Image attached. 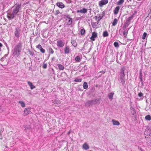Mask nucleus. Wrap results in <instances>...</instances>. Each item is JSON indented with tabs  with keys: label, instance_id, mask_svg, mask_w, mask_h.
Returning <instances> with one entry per match:
<instances>
[{
	"label": "nucleus",
	"instance_id": "nucleus-9",
	"mask_svg": "<svg viewBox=\"0 0 151 151\" xmlns=\"http://www.w3.org/2000/svg\"><path fill=\"white\" fill-rule=\"evenodd\" d=\"M36 47L37 48L39 49L42 53H44L45 52V50L42 48L41 45L40 44L37 45Z\"/></svg>",
	"mask_w": 151,
	"mask_h": 151
},
{
	"label": "nucleus",
	"instance_id": "nucleus-35",
	"mask_svg": "<svg viewBox=\"0 0 151 151\" xmlns=\"http://www.w3.org/2000/svg\"><path fill=\"white\" fill-rule=\"evenodd\" d=\"M103 36L104 37H107L108 36V34L107 31H105L103 33Z\"/></svg>",
	"mask_w": 151,
	"mask_h": 151
},
{
	"label": "nucleus",
	"instance_id": "nucleus-32",
	"mask_svg": "<svg viewBox=\"0 0 151 151\" xmlns=\"http://www.w3.org/2000/svg\"><path fill=\"white\" fill-rule=\"evenodd\" d=\"M124 1V0H119L117 3V5H119L122 4Z\"/></svg>",
	"mask_w": 151,
	"mask_h": 151
},
{
	"label": "nucleus",
	"instance_id": "nucleus-52",
	"mask_svg": "<svg viewBox=\"0 0 151 151\" xmlns=\"http://www.w3.org/2000/svg\"><path fill=\"white\" fill-rule=\"evenodd\" d=\"M97 34L95 32V38L97 37Z\"/></svg>",
	"mask_w": 151,
	"mask_h": 151
},
{
	"label": "nucleus",
	"instance_id": "nucleus-14",
	"mask_svg": "<svg viewBox=\"0 0 151 151\" xmlns=\"http://www.w3.org/2000/svg\"><path fill=\"white\" fill-rule=\"evenodd\" d=\"M120 9V7L119 6H116L114 10V15H116L118 13L119 10Z\"/></svg>",
	"mask_w": 151,
	"mask_h": 151
},
{
	"label": "nucleus",
	"instance_id": "nucleus-18",
	"mask_svg": "<svg viewBox=\"0 0 151 151\" xmlns=\"http://www.w3.org/2000/svg\"><path fill=\"white\" fill-rule=\"evenodd\" d=\"M113 124L114 125H119L120 124L119 122L115 120L114 119L112 120Z\"/></svg>",
	"mask_w": 151,
	"mask_h": 151
},
{
	"label": "nucleus",
	"instance_id": "nucleus-36",
	"mask_svg": "<svg viewBox=\"0 0 151 151\" xmlns=\"http://www.w3.org/2000/svg\"><path fill=\"white\" fill-rule=\"evenodd\" d=\"M90 39L92 41L94 40V32L92 33V35L90 37Z\"/></svg>",
	"mask_w": 151,
	"mask_h": 151
},
{
	"label": "nucleus",
	"instance_id": "nucleus-56",
	"mask_svg": "<svg viewBox=\"0 0 151 151\" xmlns=\"http://www.w3.org/2000/svg\"><path fill=\"white\" fill-rule=\"evenodd\" d=\"M70 133V132H68V134H69Z\"/></svg>",
	"mask_w": 151,
	"mask_h": 151
},
{
	"label": "nucleus",
	"instance_id": "nucleus-2",
	"mask_svg": "<svg viewBox=\"0 0 151 151\" xmlns=\"http://www.w3.org/2000/svg\"><path fill=\"white\" fill-rule=\"evenodd\" d=\"M21 4H16L15 6V8L13 10V13L14 14H17L21 9Z\"/></svg>",
	"mask_w": 151,
	"mask_h": 151
},
{
	"label": "nucleus",
	"instance_id": "nucleus-55",
	"mask_svg": "<svg viewBox=\"0 0 151 151\" xmlns=\"http://www.w3.org/2000/svg\"><path fill=\"white\" fill-rule=\"evenodd\" d=\"M98 86H98V85H96V87H98Z\"/></svg>",
	"mask_w": 151,
	"mask_h": 151
},
{
	"label": "nucleus",
	"instance_id": "nucleus-40",
	"mask_svg": "<svg viewBox=\"0 0 151 151\" xmlns=\"http://www.w3.org/2000/svg\"><path fill=\"white\" fill-rule=\"evenodd\" d=\"M75 60L77 62H79L81 58L79 56H77L75 58Z\"/></svg>",
	"mask_w": 151,
	"mask_h": 151
},
{
	"label": "nucleus",
	"instance_id": "nucleus-44",
	"mask_svg": "<svg viewBox=\"0 0 151 151\" xmlns=\"http://www.w3.org/2000/svg\"><path fill=\"white\" fill-rule=\"evenodd\" d=\"M128 33V32L127 30L124 31L123 32V35L125 36L126 35H127Z\"/></svg>",
	"mask_w": 151,
	"mask_h": 151
},
{
	"label": "nucleus",
	"instance_id": "nucleus-7",
	"mask_svg": "<svg viewBox=\"0 0 151 151\" xmlns=\"http://www.w3.org/2000/svg\"><path fill=\"white\" fill-rule=\"evenodd\" d=\"M31 112L30 108H25L24 111V116H26L29 114Z\"/></svg>",
	"mask_w": 151,
	"mask_h": 151
},
{
	"label": "nucleus",
	"instance_id": "nucleus-8",
	"mask_svg": "<svg viewBox=\"0 0 151 151\" xmlns=\"http://www.w3.org/2000/svg\"><path fill=\"white\" fill-rule=\"evenodd\" d=\"M145 136H150L151 135V130L150 129H146L145 132Z\"/></svg>",
	"mask_w": 151,
	"mask_h": 151
},
{
	"label": "nucleus",
	"instance_id": "nucleus-3",
	"mask_svg": "<svg viewBox=\"0 0 151 151\" xmlns=\"http://www.w3.org/2000/svg\"><path fill=\"white\" fill-rule=\"evenodd\" d=\"M64 44V42L61 40H59L57 41V46L58 47H63Z\"/></svg>",
	"mask_w": 151,
	"mask_h": 151
},
{
	"label": "nucleus",
	"instance_id": "nucleus-31",
	"mask_svg": "<svg viewBox=\"0 0 151 151\" xmlns=\"http://www.w3.org/2000/svg\"><path fill=\"white\" fill-rule=\"evenodd\" d=\"M145 119L146 120L150 121L151 119V116L150 115H147L145 116Z\"/></svg>",
	"mask_w": 151,
	"mask_h": 151
},
{
	"label": "nucleus",
	"instance_id": "nucleus-39",
	"mask_svg": "<svg viewBox=\"0 0 151 151\" xmlns=\"http://www.w3.org/2000/svg\"><path fill=\"white\" fill-rule=\"evenodd\" d=\"M19 103L21 104V106H22V107H25V104L24 103L23 101H19Z\"/></svg>",
	"mask_w": 151,
	"mask_h": 151
},
{
	"label": "nucleus",
	"instance_id": "nucleus-34",
	"mask_svg": "<svg viewBox=\"0 0 151 151\" xmlns=\"http://www.w3.org/2000/svg\"><path fill=\"white\" fill-rule=\"evenodd\" d=\"M82 79L81 78H76L74 80V81L75 82H81L82 81Z\"/></svg>",
	"mask_w": 151,
	"mask_h": 151
},
{
	"label": "nucleus",
	"instance_id": "nucleus-19",
	"mask_svg": "<svg viewBox=\"0 0 151 151\" xmlns=\"http://www.w3.org/2000/svg\"><path fill=\"white\" fill-rule=\"evenodd\" d=\"M130 22H129L127 19L124 23V26L123 27V28L124 27L125 28L126 27H127L128 25L129 24Z\"/></svg>",
	"mask_w": 151,
	"mask_h": 151
},
{
	"label": "nucleus",
	"instance_id": "nucleus-29",
	"mask_svg": "<svg viewBox=\"0 0 151 151\" xmlns=\"http://www.w3.org/2000/svg\"><path fill=\"white\" fill-rule=\"evenodd\" d=\"M118 20L116 19H115L112 23V25L113 26H115L117 23Z\"/></svg>",
	"mask_w": 151,
	"mask_h": 151
},
{
	"label": "nucleus",
	"instance_id": "nucleus-54",
	"mask_svg": "<svg viewBox=\"0 0 151 151\" xmlns=\"http://www.w3.org/2000/svg\"><path fill=\"white\" fill-rule=\"evenodd\" d=\"M2 44L1 43H0V47H2Z\"/></svg>",
	"mask_w": 151,
	"mask_h": 151
},
{
	"label": "nucleus",
	"instance_id": "nucleus-50",
	"mask_svg": "<svg viewBox=\"0 0 151 151\" xmlns=\"http://www.w3.org/2000/svg\"><path fill=\"white\" fill-rule=\"evenodd\" d=\"M92 103H93V100L89 101L88 102V104H91Z\"/></svg>",
	"mask_w": 151,
	"mask_h": 151
},
{
	"label": "nucleus",
	"instance_id": "nucleus-38",
	"mask_svg": "<svg viewBox=\"0 0 151 151\" xmlns=\"http://www.w3.org/2000/svg\"><path fill=\"white\" fill-rule=\"evenodd\" d=\"M142 74L141 71H140L139 75V78L140 79V81H142Z\"/></svg>",
	"mask_w": 151,
	"mask_h": 151
},
{
	"label": "nucleus",
	"instance_id": "nucleus-23",
	"mask_svg": "<svg viewBox=\"0 0 151 151\" xmlns=\"http://www.w3.org/2000/svg\"><path fill=\"white\" fill-rule=\"evenodd\" d=\"M114 95V93L113 92H111L108 94V97L110 99H112Z\"/></svg>",
	"mask_w": 151,
	"mask_h": 151
},
{
	"label": "nucleus",
	"instance_id": "nucleus-20",
	"mask_svg": "<svg viewBox=\"0 0 151 151\" xmlns=\"http://www.w3.org/2000/svg\"><path fill=\"white\" fill-rule=\"evenodd\" d=\"M52 103L57 104H59L61 103V101L59 100H55L54 101H52Z\"/></svg>",
	"mask_w": 151,
	"mask_h": 151
},
{
	"label": "nucleus",
	"instance_id": "nucleus-45",
	"mask_svg": "<svg viewBox=\"0 0 151 151\" xmlns=\"http://www.w3.org/2000/svg\"><path fill=\"white\" fill-rule=\"evenodd\" d=\"M143 95V94L141 92L139 93L138 96L139 97H141Z\"/></svg>",
	"mask_w": 151,
	"mask_h": 151
},
{
	"label": "nucleus",
	"instance_id": "nucleus-22",
	"mask_svg": "<svg viewBox=\"0 0 151 151\" xmlns=\"http://www.w3.org/2000/svg\"><path fill=\"white\" fill-rule=\"evenodd\" d=\"M66 20H68L67 24L68 25H70L71 24L72 22V18L70 17L68 18V19Z\"/></svg>",
	"mask_w": 151,
	"mask_h": 151
},
{
	"label": "nucleus",
	"instance_id": "nucleus-25",
	"mask_svg": "<svg viewBox=\"0 0 151 151\" xmlns=\"http://www.w3.org/2000/svg\"><path fill=\"white\" fill-rule=\"evenodd\" d=\"M130 109L131 111V112L132 114L133 115H134V114L136 113L135 111L134 108L132 106H131L130 108Z\"/></svg>",
	"mask_w": 151,
	"mask_h": 151
},
{
	"label": "nucleus",
	"instance_id": "nucleus-41",
	"mask_svg": "<svg viewBox=\"0 0 151 151\" xmlns=\"http://www.w3.org/2000/svg\"><path fill=\"white\" fill-rule=\"evenodd\" d=\"M147 35V34L146 32H144L142 35V39L143 40H144Z\"/></svg>",
	"mask_w": 151,
	"mask_h": 151
},
{
	"label": "nucleus",
	"instance_id": "nucleus-30",
	"mask_svg": "<svg viewBox=\"0 0 151 151\" xmlns=\"http://www.w3.org/2000/svg\"><path fill=\"white\" fill-rule=\"evenodd\" d=\"M83 88L84 89H86L88 87L87 83L86 82H84L83 84Z\"/></svg>",
	"mask_w": 151,
	"mask_h": 151
},
{
	"label": "nucleus",
	"instance_id": "nucleus-17",
	"mask_svg": "<svg viewBox=\"0 0 151 151\" xmlns=\"http://www.w3.org/2000/svg\"><path fill=\"white\" fill-rule=\"evenodd\" d=\"M27 83L29 86L30 87L31 89H33L35 88V86L33 85L32 82L29 81H28Z\"/></svg>",
	"mask_w": 151,
	"mask_h": 151
},
{
	"label": "nucleus",
	"instance_id": "nucleus-24",
	"mask_svg": "<svg viewBox=\"0 0 151 151\" xmlns=\"http://www.w3.org/2000/svg\"><path fill=\"white\" fill-rule=\"evenodd\" d=\"M105 73V71H104L99 72L97 74L98 75H99V76H98L96 75V77L99 78V77H101L102 74H103L104 73Z\"/></svg>",
	"mask_w": 151,
	"mask_h": 151
},
{
	"label": "nucleus",
	"instance_id": "nucleus-47",
	"mask_svg": "<svg viewBox=\"0 0 151 151\" xmlns=\"http://www.w3.org/2000/svg\"><path fill=\"white\" fill-rule=\"evenodd\" d=\"M43 68L44 69H45L47 68V65L46 64H43L42 66Z\"/></svg>",
	"mask_w": 151,
	"mask_h": 151
},
{
	"label": "nucleus",
	"instance_id": "nucleus-6",
	"mask_svg": "<svg viewBox=\"0 0 151 151\" xmlns=\"http://www.w3.org/2000/svg\"><path fill=\"white\" fill-rule=\"evenodd\" d=\"M119 79L122 84V85L124 84L126 80L125 76H120Z\"/></svg>",
	"mask_w": 151,
	"mask_h": 151
},
{
	"label": "nucleus",
	"instance_id": "nucleus-37",
	"mask_svg": "<svg viewBox=\"0 0 151 151\" xmlns=\"http://www.w3.org/2000/svg\"><path fill=\"white\" fill-rule=\"evenodd\" d=\"M114 47H118L119 46L118 43L116 42H114Z\"/></svg>",
	"mask_w": 151,
	"mask_h": 151
},
{
	"label": "nucleus",
	"instance_id": "nucleus-28",
	"mask_svg": "<svg viewBox=\"0 0 151 151\" xmlns=\"http://www.w3.org/2000/svg\"><path fill=\"white\" fill-rule=\"evenodd\" d=\"M101 19V17L100 16H99V17H98L97 16H95V20H96V21H97V24H98V22L100 21Z\"/></svg>",
	"mask_w": 151,
	"mask_h": 151
},
{
	"label": "nucleus",
	"instance_id": "nucleus-33",
	"mask_svg": "<svg viewBox=\"0 0 151 151\" xmlns=\"http://www.w3.org/2000/svg\"><path fill=\"white\" fill-rule=\"evenodd\" d=\"M101 99L99 98L96 99H95V104H99L100 103Z\"/></svg>",
	"mask_w": 151,
	"mask_h": 151
},
{
	"label": "nucleus",
	"instance_id": "nucleus-51",
	"mask_svg": "<svg viewBox=\"0 0 151 151\" xmlns=\"http://www.w3.org/2000/svg\"><path fill=\"white\" fill-rule=\"evenodd\" d=\"M59 13H60V12L58 10L56 11V13L57 14H59Z\"/></svg>",
	"mask_w": 151,
	"mask_h": 151
},
{
	"label": "nucleus",
	"instance_id": "nucleus-53",
	"mask_svg": "<svg viewBox=\"0 0 151 151\" xmlns=\"http://www.w3.org/2000/svg\"><path fill=\"white\" fill-rule=\"evenodd\" d=\"M140 81L141 82V83H142V85H144V83L143 82V81H142H142Z\"/></svg>",
	"mask_w": 151,
	"mask_h": 151
},
{
	"label": "nucleus",
	"instance_id": "nucleus-26",
	"mask_svg": "<svg viewBox=\"0 0 151 151\" xmlns=\"http://www.w3.org/2000/svg\"><path fill=\"white\" fill-rule=\"evenodd\" d=\"M57 65L59 68L60 70H63L64 69V66L60 64H57Z\"/></svg>",
	"mask_w": 151,
	"mask_h": 151
},
{
	"label": "nucleus",
	"instance_id": "nucleus-12",
	"mask_svg": "<svg viewBox=\"0 0 151 151\" xmlns=\"http://www.w3.org/2000/svg\"><path fill=\"white\" fill-rule=\"evenodd\" d=\"M65 53V54H68L70 51V47L69 46H66L64 49Z\"/></svg>",
	"mask_w": 151,
	"mask_h": 151
},
{
	"label": "nucleus",
	"instance_id": "nucleus-15",
	"mask_svg": "<svg viewBox=\"0 0 151 151\" xmlns=\"http://www.w3.org/2000/svg\"><path fill=\"white\" fill-rule=\"evenodd\" d=\"M82 148L85 150H87L89 149V147L88 144L86 143H85L83 145Z\"/></svg>",
	"mask_w": 151,
	"mask_h": 151
},
{
	"label": "nucleus",
	"instance_id": "nucleus-46",
	"mask_svg": "<svg viewBox=\"0 0 151 151\" xmlns=\"http://www.w3.org/2000/svg\"><path fill=\"white\" fill-rule=\"evenodd\" d=\"M29 54L31 55H32V56H33L34 55V53L33 52H32V51H31L30 50H29Z\"/></svg>",
	"mask_w": 151,
	"mask_h": 151
},
{
	"label": "nucleus",
	"instance_id": "nucleus-42",
	"mask_svg": "<svg viewBox=\"0 0 151 151\" xmlns=\"http://www.w3.org/2000/svg\"><path fill=\"white\" fill-rule=\"evenodd\" d=\"M85 30L84 29H82L81 30V35H83L85 34Z\"/></svg>",
	"mask_w": 151,
	"mask_h": 151
},
{
	"label": "nucleus",
	"instance_id": "nucleus-16",
	"mask_svg": "<svg viewBox=\"0 0 151 151\" xmlns=\"http://www.w3.org/2000/svg\"><path fill=\"white\" fill-rule=\"evenodd\" d=\"M87 12V10L85 8H83V9L80 10H78L77 11V12H81L82 13H85Z\"/></svg>",
	"mask_w": 151,
	"mask_h": 151
},
{
	"label": "nucleus",
	"instance_id": "nucleus-21",
	"mask_svg": "<svg viewBox=\"0 0 151 151\" xmlns=\"http://www.w3.org/2000/svg\"><path fill=\"white\" fill-rule=\"evenodd\" d=\"M15 14L13 13H9L8 14V18L13 19L14 17V15Z\"/></svg>",
	"mask_w": 151,
	"mask_h": 151
},
{
	"label": "nucleus",
	"instance_id": "nucleus-11",
	"mask_svg": "<svg viewBox=\"0 0 151 151\" xmlns=\"http://www.w3.org/2000/svg\"><path fill=\"white\" fill-rule=\"evenodd\" d=\"M145 137L146 138L147 143L149 144H151V135L150 136H145Z\"/></svg>",
	"mask_w": 151,
	"mask_h": 151
},
{
	"label": "nucleus",
	"instance_id": "nucleus-13",
	"mask_svg": "<svg viewBox=\"0 0 151 151\" xmlns=\"http://www.w3.org/2000/svg\"><path fill=\"white\" fill-rule=\"evenodd\" d=\"M19 29L16 28L14 32L15 36L17 37H19Z\"/></svg>",
	"mask_w": 151,
	"mask_h": 151
},
{
	"label": "nucleus",
	"instance_id": "nucleus-43",
	"mask_svg": "<svg viewBox=\"0 0 151 151\" xmlns=\"http://www.w3.org/2000/svg\"><path fill=\"white\" fill-rule=\"evenodd\" d=\"M133 15H132L130 17H129L127 19V20L129 21V22H130L131 20L133 18Z\"/></svg>",
	"mask_w": 151,
	"mask_h": 151
},
{
	"label": "nucleus",
	"instance_id": "nucleus-27",
	"mask_svg": "<svg viewBox=\"0 0 151 151\" xmlns=\"http://www.w3.org/2000/svg\"><path fill=\"white\" fill-rule=\"evenodd\" d=\"M48 52L49 53L52 54H53L54 51L53 50L51 47H49L48 49Z\"/></svg>",
	"mask_w": 151,
	"mask_h": 151
},
{
	"label": "nucleus",
	"instance_id": "nucleus-1",
	"mask_svg": "<svg viewBox=\"0 0 151 151\" xmlns=\"http://www.w3.org/2000/svg\"><path fill=\"white\" fill-rule=\"evenodd\" d=\"M22 43L21 42L19 43L15 46L14 50V53L17 56L20 54L22 50Z\"/></svg>",
	"mask_w": 151,
	"mask_h": 151
},
{
	"label": "nucleus",
	"instance_id": "nucleus-4",
	"mask_svg": "<svg viewBox=\"0 0 151 151\" xmlns=\"http://www.w3.org/2000/svg\"><path fill=\"white\" fill-rule=\"evenodd\" d=\"M125 70L126 68L125 67L123 66L121 67L119 72L120 76H125Z\"/></svg>",
	"mask_w": 151,
	"mask_h": 151
},
{
	"label": "nucleus",
	"instance_id": "nucleus-10",
	"mask_svg": "<svg viewBox=\"0 0 151 151\" xmlns=\"http://www.w3.org/2000/svg\"><path fill=\"white\" fill-rule=\"evenodd\" d=\"M56 5L59 8L63 9L65 7V5L62 2H58L56 3Z\"/></svg>",
	"mask_w": 151,
	"mask_h": 151
},
{
	"label": "nucleus",
	"instance_id": "nucleus-5",
	"mask_svg": "<svg viewBox=\"0 0 151 151\" xmlns=\"http://www.w3.org/2000/svg\"><path fill=\"white\" fill-rule=\"evenodd\" d=\"M108 2V0H101L99 2V6L100 7H102Z\"/></svg>",
	"mask_w": 151,
	"mask_h": 151
},
{
	"label": "nucleus",
	"instance_id": "nucleus-49",
	"mask_svg": "<svg viewBox=\"0 0 151 151\" xmlns=\"http://www.w3.org/2000/svg\"><path fill=\"white\" fill-rule=\"evenodd\" d=\"M76 41L74 40H72L71 41V43L73 45L75 43Z\"/></svg>",
	"mask_w": 151,
	"mask_h": 151
},
{
	"label": "nucleus",
	"instance_id": "nucleus-48",
	"mask_svg": "<svg viewBox=\"0 0 151 151\" xmlns=\"http://www.w3.org/2000/svg\"><path fill=\"white\" fill-rule=\"evenodd\" d=\"M66 1L68 4H70L72 2L71 0H66Z\"/></svg>",
	"mask_w": 151,
	"mask_h": 151
},
{
	"label": "nucleus",
	"instance_id": "nucleus-57",
	"mask_svg": "<svg viewBox=\"0 0 151 151\" xmlns=\"http://www.w3.org/2000/svg\"><path fill=\"white\" fill-rule=\"evenodd\" d=\"M96 22H95V25L96 24Z\"/></svg>",
	"mask_w": 151,
	"mask_h": 151
}]
</instances>
